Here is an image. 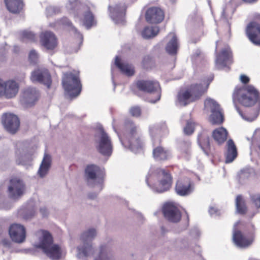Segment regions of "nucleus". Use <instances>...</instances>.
<instances>
[{"label":"nucleus","instance_id":"1","mask_svg":"<svg viewBox=\"0 0 260 260\" xmlns=\"http://www.w3.org/2000/svg\"><path fill=\"white\" fill-rule=\"evenodd\" d=\"M233 101L235 103L238 101L241 104L245 107L253 106L258 103L260 107V93L253 85H248L242 87H236L233 94ZM236 110L240 116L244 120L251 122L256 119L259 114L258 109L253 110L249 112L243 113L237 106H235Z\"/></svg>","mask_w":260,"mask_h":260},{"label":"nucleus","instance_id":"2","mask_svg":"<svg viewBox=\"0 0 260 260\" xmlns=\"http://www.w3.org/2000/svg\"><path fill=\"white\" fill-rule=\"evenodd\" d=\"M115 120H113L112 126L114 131L117 134L122 145L132 152L137 153L140 152L144 147V140L141 131L132 120H127L124 124V130L120 135L115 128Z\"/></svg>","mask_w":260,"mask_h":260},{"label":"nucleus","instance_id":"3","mask_svg":"<svg viewBox=\"0 0 260 260\" xmlns=\"http://www.w3.org/2000/svg\"><path fill=\"white\" fill-rule=\"evenodd\" d=\"M145 181L153 191L158 193L167 191L172 184V178L169 172L155 166L150 167Z\"/></svg>","mask_w":260,"mask_h":260},{"label":"nucleus","instance_id":"4","mask_svg":"<svg viewBox=\"0 0 260 260\" xmlns=\"http://www.w3.org/2000/svg\"><path fill=\"white\" fill-rule=\"evenodd\" d=\"M212 78L204 81L200 84L190 85L186 89L180 90L177 94V104L186 106L199 99L207 90Z\"/></svg>","mask_w":260,"mask_h":260},{"label":"nucleus","instance_id":"5","mask_svg":"<svg viewBox=\"0 0 260 260\" xmlns=\"http://www.w3.org/2000/svg\"><path fill=\"white\" fill-rule=\"evenodd\" d=\"M67 7L72 11L76 19L80 17V15H83V24L87 29H89L95 25L96 21L94 16L86 5L78 2V0H68Z\"/></svg>","mask_w":260,"mask_h":260},{"label":"nucleus","instance_id":"6","mask_svg":"<svg viewBox=\"0 0 260 260\" xmlns=\"http://www.w3.org/2000/svg\"><path fill=\"white\" fill-rule=\"evenodd\" d=\"M96 235V230L93 228L89 229L82 234L81 239L82 244L77 247V255L79 258L86 259L93 255L94 249L91 244V241Z\"/></svg>","mask_w":260,"mask_h":260},{"label":"nucleus","instance_id":"7","mask_svg":"<svg viewBox=\"0 0 260 260\" xmlns=\"http://www.w3.org/2000/svg\"><path fill=\"white\" fill-rule=\"evenodd\" d=\"M62 84L66 93L71 99L78 96L82 90V84L78 73L71 72L63 74Z\"/></svg>","mask_w":260,"mask_h":260},{"label":"nucleus","instance_id":"8","mask_svg":"<svg viewBox=\"0 0 260 260\" xmlns=\"http://www.w3.org/2000/svg\"><path fill=\"white\" fill-rule=\"evenodd\" d=\"M36 246L41 248L44 252L52 259H58L61 256L60 247L58 245L53 244L52 236L47 231L42 232V238Z\"/></svg>","mask_w":260,"mask_h":260},{"label":"nucleus","instance_id":"9","mask_svg":"<svg viewBox=\"0 0 260 260\" xmlns=\"http://www.w3.org/2000/svg\"><path fill=\"white\" fill-rule=\"evenodd\" d=\"M95 142L98 151L103 155L109 157L113 151V145L111 138L100 127L95 135Z\"/></svg>","mask_w":260,"mask_h":260},{"label":"nucleus","instance_id":"10","mask_svg":"<svg viewBox=\"0 0 260 260\" xmlns=\"http://www.w3.org/2000/svg\"><path fill=\"white\" fill-rule=\"evenodd\" d=\"M87 183L91 186H95L98 190L103 188L104 171L99 167L90 165L87 166L85 171Z\"/></svg>","mask_w":260,"mask_h":260},{"label":"nucleus","instance_id":"11","mask_svg":"<svg viewBox=\"0 0 260 260\" xmlns=\"http://www.w3.org/2000/svg\"><path fill=\"white\" fill-rule=\"evenodd\" d=\"M137 86L141 90L151 94H155L156 95L154 100L149 98L148 100L149 102L154 104L160 100L161 96L160 87L158 82L150 80H140L137 82Z\"/></svg>","mask_w":260,"mask_h":260},{"label":"nucleus","instance_id":"12","mask_svg":"<svg viewBox=\"0 0 260 260\" xmlns=\"http://www.w3.org/2000/svg\"><path fill=\"white\" fill-rule=\"evenodd\" d=\"M205 108L210 109V121L213 124H220L223 121V115L219 105L214 100L207 98L204 102Z\"/></svg>","mask_w":260,"mask_h":260},{"label":"nucleus","instance_id":"13","mask_svg":"<svg viewBox=\"0 0 260 260\" xmlns=\"http://www.w3.org/2000/svg\"><path fill=\"white\" fill-rule=\"evenodd\" d=\"M169 131L165 122L151 124L149 126V133L153 146L159 144L160 138L168 134Z\"/></svg>","mask_w":260,"mask_h":260},{"label":"nucleus","instance_id":"14","mask_svg":"<svg viewBox=\"0 0 260 260\" xmlns=\"http://www.w3.org/2000/svg\"><path fill=\"white\" fill-rule=\"evenodd\" d=\"M256 21L249 23L246 28V34L249 40L254 44L260 45V14L255 16Z\"/></svg>","mask_w":260,"mask_h":260},{"label":"nucleus","instance_id":"15","mask_svg":"<svg viewBox=\"0 0 260 260\" xmlns=\"http://www.w3.org/2000/svg\"><path fill=\"white\" fill-rule=\"evenodd\" d=\"M176 193L181 197L190 195L194 189L193 181L188 177H183L179 179L175 185Z\"/></svg>","mask_w":260,"mask_h":260},{"label":"nucleus","instance_id":"16","mask_svg":"<svg viewBox=\"0 0 260 260\" xmlns=\"http://www.w3.org/2000/svg\"><path fill=\"white\" fill-rule=\"evenodd\" d=\"M19 90L18 83L14 80H10L4 82L0 79V97L5 96L6 99L15 97Z\"/></svg>","mask_w":260,"mask_h":260},{"label":"nucleus","instance_id":"17","mask_svg":"<svg viewBox=\"0 0 260 260\" xmlns=\"http://www.w3.org/2000/svg\"><path fill=\"white\" fill-rule=\"evenodd\" d=\"M232 63V55L231 49L226 46L222 49L219 53H217L215 59V66L218 69H223Z\"/></svg>","mask_w":260,"mask_h":260},{"label":"nucleus","instance_id":"18","mask_svg":"<svg viewBox=\"0 0 260 260\" xmlns=\"http://www.w3.org/2000/svg\"><path fill=\"white\" fill-rule=\"evenodd\" d=\"M30 80L34 83L38 82L43 84L47 88L50 87L52 83L50 74L48 70L44 68H39L32 71Z\"/></svg>","mask_w":260,"mask_h":260},{"label":"nucleus","instance_id":"19","mask_svg":"<svg viewBox=\"0 0 260 260\" xmlns=\"http://www.w3.org/2000/svg\"><path fill=\"white\" fill-rule=\"evenodd\" d=\"M162 212L165 217L172 222H177L181 219L180 211L173 202H168L164 204Z\"/></svg>","mask_w":260,"mask_h":260},{"label":"nucleus","instance_id":"20","mask_svg":"<svg viewBox=\"0 0 260 260\" xmlns=\"http://www.w3.org/2000/svg\"><path fill=\"white\" fill-rule=\"evenodd\" d=\"M25 185L23 182L18 178L11 179L8 187L9 197L13 199L20 197L24 192Z\"/></svg>","mask_w":260,"mask_h":260},{"label":"nucleus","instance_id":"21","mask_svg":"<svg viewBox=\"0 0 260 260\" xmlns=\"http://www.w3.org/2000/svg\"><path fill=\"white\" fill-rule=\"evenodd\" d=\"M2 123L6 130L12 134H15L20 125L18 117L13 114H4L2 117Z\"/></svg>","mask_w":260,"mask_h":260},{"label":"nucleus","instance_id":"22","mask_svg":"<svg viewBox=\"0 0 260 260\" xmlns=\"http://www.w3.org/2000/svg\"><path fill=\"white\" fill-rule=\"evenodd\" d=\"M108 9L110 16L116 24H123L124 22V15L126 7L122 3L115 5L113 7L109 6Z\"/></svg>","mask_w":260,"mask_h":260},{"label":"nucleus","instance_id":"23","mask_svg":"<svg viewBox=\"0 0 260 260\" xmlns=\"http://www.w3.org/2000/svg\"><path fill=\"white\" fill-rule=\"evenodd\" d=\"M238 223L239 222H237L234 226L233 240L237 247L246 248L252 244L253 239L251 237L243 235L240 231L236 230V226Z\"/></svg>","mask_w":260,"mask_h":260},{"label":"nucleus","instance_id":"24","mask_svg":"<svg viewBox=\"0 0 260 260\" xmlns=\"http://www.w3.org/2000/svg\"><path fill=\"white\" fill-rule=\"evenodd\" d=\"M9 234L13 241L21 243L25 239V230L24 227L17 223L12 224L9 228Z\"/></svg>","mask_w":260,"mask_h":260},{"label":"nucleus","instance_id":"25","mask_svg":"<svg viewBox=\"0 0 260 260\" xmlns=\"http://www.w3.org/2000/svg\"><path fill=\"white\" fill-rule=\"evenodd\" d=\"M146 21L150 23H158L164 18L163 11L158 7H151L148 9L145 14Z\"/></svg>","mask_w":260,"mask_h":260},{"label":"nucleus","instance_id":"26","mask_svg":"<svg viewBox=\"0 0 260 260\" xmlns=\"http://www.w3.org/2000/svg\"><path fill=\"white\" fill-rule=\"evenodd\" d=\"M40 42L42 45L47 50H53L57 45V39L54 34L48 31L41 34Z\"/></svg>","mask_w":260,"mask_h":260},{"label":"nucleus","instance_id":"27","mask_svg":"<svg viewBox=\"0 0 260 260\" xmlns=\"http://www.w3.org/2000/svg\"><path fill=\"white\" fill-rule=\"evenodd\" d=\"M39 96L38 91L35 88L29 87L24 90L22 101L27 106H31L38 100Z\"/></svg>","mask_w":260,"mask_h":260},{"label":"nucleus","instance_id":"28","mask_svg":"<svg viewBox=\"0 0 260 260\" xmlns=\"http://www.w3.org/2000/svg\"><path fill=\"white\" fill-rule=\"evenodd\" d=\"M238 151L236 146L232 139L229 140L225 145L224 151L225 162H232L237 157Z\"/></svg>","mask_w":260,"mask_h":260},{"label":"nucleus","instance_id":"29","mask_svg":"<svg viewBox=\"0 0 260 260\" xmlns=\"http://www.w3.org/2000/svg\"><path fill=\"white\" fill-rule=\"evenodd\" d=\"M167 38L170 40L166 46V50L170 55H175L179 48L177 37L174 33L170 32Z\"/></svg>","mask_w":260,"mask_h":260},{"label":"nucleus","instance_id":"30","mask_svg":"<svg viewBox=\"0 0 260 260\" xmlns=\"http://www.w3.org/2000/svg\"><path fill=\"white\" fill-rule=\"evenodd\" d=\"M254 171L251 167H246L241 169L238 173L237 176L239 182L241 184H245L253 177Z\"/></svg>","mask_w":260,"mask_h":260},{"label":"nucleus","instance_id":"31","mask_svg":"<svg viewBox=\"0 0 260 260\" xmlns=\"http://www.w3.org/2000/svg\"><path fill=\"white\" fill-rule=\"evenodd\" d=\"M247 139L251 142L250 154L252 155L257 152L260 155V128L255 129L251 140L249 138Z\"/></svg>","mask_w":260,"mask_h":260},{"label":"nucleus","instance_id":"32","mask_svg":"<svg viewBox=\"0 0 260 260\" xmlns=\"http://www.w3.org/2000/svg\"><path fill=\"white\" fill-rule=\"evenodd\" d=\"M153 146V156L155 160H165L170 158L171 154L168 150L157 145Z\"/></svg>","mask_w":260,"mask_h":260},{"label":"nucleus","instance_id":"33","mask_svg":"<svg viewBox=\"0 0 260 260\" xmlns=\"http://www.w3.org/2000/svg\"><path fill=\"white\" fill-rule=\"evenodd\" d=\"M6 6L9 12L16 14L22 10L23 0H4Z\"/></svg>","mask_w":260,"mask_h":260},{"label":"nucleus","instance_id":"34","mask_svg":"<svg viewBox=\"0 0 260 260\" xmlns=\"http://www.w3.org/2000/svg\"><path fill=\"white\" fill-rule=\"evenodd\" d=\"M115 65L124 74L131 76L134 74V68L132 65L121 62L120 58L116 56L114 61Z\"/></svg>","mask_w":260,"mask_h":260},{"label":"nucleus","instance_id":"35","mask_svg":"<svg viewBox=\"0 0 260 260\" xmlns=\"http://www.w3.org/2000/svg\"><path fill=\"white\" fill-rule=\"evenodd\" d=\"M228 133L223 127L217 128L212 132V137L219 145L223 143L227 139Z\"/></svg>","mask_w":260,"mask_h":260},{"label":"nucleus","instance_id":"36","mask_svg":"<svg viewBox=\"0 0 260 260\" xmlns=\"http://www.w3.org/2000/svg\"><path fill=\"white\" fill-rule=\"evenodd\" d=\"M198 142L204 152L208 155V150L210 148L209 137L205 131L198 135Z\"/></svg>","mask_w":260,"mask_h":260},{"label":"nucleus","instance_id":"37","mask_svg":"<svg viewBox=\"0 0 260 260\" xmlns=\"http://www.w3.org/2000/svg\"><path fill=\"white\" fill-rule=\"evenodd\" d=\"M94 260H113L108 246L102 245L100 246L98 252L94 255Z\"/></svg>","mask_w":260,"mask_h":260},{"label":"nucleus","instance_id":"38","mask_svg":"<svg viewBox=\"0 0 260 260\" xmlns=\"http://www.w3.org/2000/svg\"><path fill=\"white\" fill-rule=\"evenodd\" d=\"M51 166V157L45 154L40 165L38 173L39 176L43 178L48 173Z\"/></svg>","mask_w":260,"mask_h":260},{"label":"nucleus","instance_id":"39","mask_svg":"<svg viewBox=\"0 0 260 260\" xmlns=\"http://www.w3.org/2000/svg\"><path fill=\"white\" fill-rule=\"evenodd\" d=\"M56 23L58 25H62L64 26H68L70 27L71 31L74 33L75 36L79 38L80 41V44L82 43L83 40V36L78 31V30L74 27L72 22L67 17L62 18L61 19L57 21Z\"/></svg>","mask_w":260,"mask_h":260},{"label":"nucleus","instance_id":"40","mask_svg":"<svg viewBox=\"0 0 260 260\" xmlns=\"http://www.w3.org/2000/svg\"><path fill=\"white\" fill-rule=\"evenodd\" d=\"M191 143L189 140L184 141L181 143L180 151L181 156L188 159L191 154Z\"/></svg>","mask_w":260,"mask_h":260},{"label":"nucleus","instance_id":"41","mask_svg":"<svg viewBox=\"0 0 260 260\" xmlns=\"http://www.w3.org/2000/svg\"><path fill=\"white\" fill-rule=\"evenodd\" d=\"M158 26L145 27L142 31V36L145 39L153 38L159 32Z\"/></svg>","mask_w":260,"mask_h":260},{"label":"nucleus","instance_id":"42","mask_svg":"<svg viewBox=\"0 0 260 260\" xmlns=\"http://www.w3.org/2000/svg\"><path fill=\"white\" fill-rule=\"evenodd\" d=\"M236 207L237 213L244 214L247 210L245 201L241 195H238L236 199Z\"/></svg>","mask_w":260,"mask_h":260},{"label":"nucleus","instance_id":"43","mask_svg":"<svg viewBox=\"0 0 260 260\" xmlns=\"http://www.w3.org/2000/svg\"><path fill=\"white\" fill-rule=\"evenodd\" d=\"M16 162L18 165H22L23 166L29 165L31 160V158L29 154H25L23 155H19L18 152H16Z\"/></svg>","mask_w":260,"mask_h":260},{"label":"nucleus","instance_id":"44","mask_svg":"<svg viewBox=\"0 0 260 260\" xmlns=\"http://www.w3.org/2000/svg\"><path fill=\"white\" fill-rule=\"evenodd\" d=\"M188 22L191 24H194L198 26H200L202 24V18L196 12H194L189 16Z\"/></svg>","mask_w":260,"mask_h":260},{"label":"nucleus","instance_id":"45","mask_svg":"<svg viewBox=\"0 0 260 260\" xmlns=\"http://www.w3.org/2000/svg\"><path fill=\"white\" fill-rule=\"evenodd\" d=\"M194 125L195 123L192 120H187L183 128L184 133L186 135H191L194 131Z\"/></svg>","mask_w":260,"mask_h":260},{"label":"nucleus","instance_id":"46","mask_svg":"<svg viewBox=\"0 0 260 260\" xmlns=\"http://www.w3.org/2000/svg\"><path fill=\"white\" fill-rule=\"evenodd\" d=\"M22 39L23 41L28 40L34 41L36 39V35L32 31L29 30H24L21 34Z\"/></svg>","mask_w":260,"mask_h":260},{"label":"nucleus","instance_id":"47","mask_svg":"<svg viewBox=\"0 0 260 260\" xmlns=\"http://www.w3.org/2000/svg\"><path fill=\"white\" fill-rule=\"evenodd\" d=\"M60 11V9L58 7L49 6L46 9V14L47 17L51 16L58 13Z\"/></svg>","mask_w":260,"mask_h":260},{"label":"nucleus","instance_id":"48","mask_svg":"<svg viewBox=\"0 0 260 260\" xmlns=\"http://www.w3.org/2000/svg\"><path fill=\"white\" fill-rule=\"evenodd\" d=\"M39 58V54L37 51L32 49L30 51L28 55V59L30 63L35 64L37 62Z\"/></svg>","mask_w":260,"mask_h":260},{"label":"nucleus","instance_id":"49","mask_svg":"<svg viewBox=\"0 0 260 260\" xmlns=\"http://www.w3.org/2000/svg\"><path fill=\"white\" fill-rule=\"evenodd\" d=\"M129 112L130 114L133 117H138L141 114V109L140 107L137 106L132 107L129 109Z\"/></svg>","mask_w":260,"mask_h":260},{"label":"nucleus","instance_id":"50","mask_svg":"<svg viewBox=\"0 0 260 260\" xmlns=\"http://www.w3.org/2000/svg\"><path fill=\"white\" fill-rule=\"evenodd\" d=\"M252 202L255 205L256 207L260 208V194H252L250 196Z\"/></svg>","mask_w":260,"mask_h":260},{"label":"nucleus","instance_id":"51","mask_svg":"<svg viewBox=\"0 0 260 260\" xmlns=\"http://www.w3.org/2000/svg\"><path fill=\"white\" fill-rule=\"evenodd\" d=\"M190 234L192 238L197 239L200 237L201 233L197 228H194L190 231Z\"/></svg>","mask_w":260,"mask_h":260},{"label":"nucleus","instance_id":"52","mask_svg":"<svg viewBox=\"0 0 260 260\" xmlns=\"http://www.w3.org/2000/svg\"><path fill=\"white\" fill-rule=\"evenodd\" d=\"M209 213L212 216H216L220 214V211L217 209V208L214 207H210L209 208Z\"/></svg>","mask_w":260,"mask_h":260},{"label":"nucleus","instance_id":"53","mask_svg":"<svg viewBox=\"0 0 260 260\" xmlns=\"http://www.w3.org/2000/svg\"><path fill=\"white\" fill-rule=\"evenodd\" d=\"M240 79L241 82L244 84L247 83L249 81V78L247 76H246L244 75H241Z\"/></svg>","mask_w":260,"mask_h":260},{"label":"nucleus","instance_id":"54","mask_svg":"<svg viewBox=\"0 0 260 260\" xmlns=\"http://www.w3.org/2000/svg\"><path fill=\"white\" fill-rule=\"evenodd\" d=\"M228 11L227 8H224L222 10V13H221V18L223 19H225L226 20L228 19V18L229 17L228 15L227 14Z\"/></svg>","mask_w":260,"mask_h":260},{"label":"nucleus","instance_id":"55","mask_svg":"<svg viewBox=\"0 0 260 260\" xmlns=\"http://www.w3.org/2000/svg\"><path fill=\"white\" fill-rule=\"evenodd\" d=\"M40 211V213L43 217H45L48 215V212L45 207L41 208Z\"/></svg>","mask_w":260,"mask_h":260},{"label":"nucleus","instance_id":"56","mask_svg":"<svg viewBox=\"0 0 260 260\" xmlns=\"http://www.w3.org/2000/svg\"><path fill=\"white\" fill-rule=\"evenodd\" d=\"M149 61H150V58L149 56H145L143 60V63L145 67H147V62H148Z\"/></svg>","mask_w":260,"mask_h":260},{"label":"nucleus","instance_id":"57","mask_svg":"<svg viewBox=\"0 0 260 260\" xmlns=\"http://www.w3.org/2000/svg\"><path fill=\"white\" fill-rule=\"evenodd\" d=\"M96 196L97 194L95 193H90L88 195V197L90 199H94L96 197Z\"/></svg>","mask_w":260,"mask_h":260},{"label":"nucleus","instance_id":"58","mask_svg":"<svg viewBox=\"0 0 260 260\" xmlns=\"http://www.w3.org/2000/svg\"><path fill=\"white\" fill-rule=\"evenodd\" d=\"M3 243L4 245H5L6 246H9V245H10V242L8 240L5 239V240H3Z\"/></svg>","mask_w":260,"mask_h":260},{"label":"nucleus","instance_id":"59","mask_svg":"<svg viewBox=\"0 0 260 260\" xmlns=\"http://www.w3.org/2000/svg\"><path fill=\"white\" fill-rule=\"evenodd\" d=\"M19 51V47L17 46H14L13 48V51L17 53Z\"/></svg>","mask_w":260,"mask_h":260},{"label":"nucleus","instance_id":"60","mask_svg":"<svg viewBox=\"0 0 260 260\" xmlns=\"http://www.w3.org/2000/svg\"><path fill=\"white\" fill-rule=\"evenodd\" d=\"M136 214L138 217H139L140 218H143V216L142 215V214L141 213H140L139 212H136Z\"/></svg>","mask_w":260,"mask_h":260},{"label":"nucleus","instance_id":"61","mask_svg":"<svg viewBox=\"0 0 260 260\" xmlns=\"http://www.w3.org/2000/svg\"><path fill=\"white\" fill-rule=\"evenodd\" d=\"M113 69L112 68H111V72H112V79L113 80ZM113 85H114V88L115 89V82H114V81L113 80Z\"/></svg>","mask_w":260,"mask_h":260},{"label":"nucleus","instance_id":"62","mask_svg":"<svg viewBox=\"0 0 260 260\" xmlns=\"http://www.w3.org/2000/svg\"><path fill=\"white\" fill-rule=\"evenodd\" d=\"M169 1L171 4H174L176 3L177 0H169Z\"/></svg>","mask_w":260,"mask_h":260},{"label":"nucleus","instance_id":"63","mask_svg":"<svg viewBox=\"0 0 260 260\" xmlns=\"http://www.w3.org/2000/svg\"><path fill=\"white\" fill-rule=\"evenodd\" d=\"M243 1L246 2L251 3V2L254 1L255 0H243Z\"/></svg>","mask_w":260,"mask_h":260},{"label":"nucleus","instance_id":"64","mask_svg":"<svg viewBox=\"0 0 260 260\" xmlns=\"http://www.w3.org/2000/svg\"><path fill=\"white\" fill-rule=\"evenodd\" d=\"M219 41H216V49H215V51L216 52L217 51V44L218 43Z\"/></svg>","mask_w":260,"mask_h":260}]
</instances>
